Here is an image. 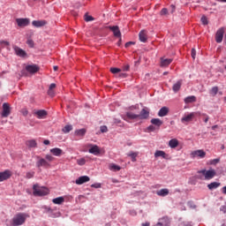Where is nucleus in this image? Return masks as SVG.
I'll list each match as a JSON object with an SVG mask.
<instances>
[{
	"mask_svg": "<svg viewBox=\"0 0 226 226\" xmlns=\"http://www.w3.org/2000/svg\"><path fill=\"white\" fill-rule=\"evenodd\" d=\"M29 218V215L26 213L16 214L12 218V226H20L26 223V220Z\"/></svg>",
	"mask_w": 226,
	"mask_h": 226,
	"instance_id": "1",
	"label": "nucleus"
},
{
	"mask_svg": "<svg viewBox=\"0 0 226 226\" xmlns=\"http://www.w3.org/2000/svg\"><path fill=\"white\" fill-rule=\"evenodd\" d=\"M200 116H201L200 111L191 112L187 115H185L181 118V123H183V124H188V123H192V121H193L195 117H199Z\"/></svg>",
	"mask_w": 226,
	"mask_h": 226,
	"instance_id": "2",
	"label": "nucleus"
},
{
	"mask_svg": "<svg viewBox=\"0 0 226 226\" xmlns=\"http://www.w3.org/2000/svg\"><path fill=\"white\" fill-rule=\"evenodd\" d=\"M34 195L38 197H43L44 195H49V189L47 187H40L38 185H34L33 186Z\"/></svg>",
	"mask_w": 226,
	"mask_h": 226,
	"instance_id": "3",
	"label": "nucleus"
},
{
	"mask_svg": "<svg viewBox=\"0 0 226 226\" xmlns=\"http://www.w3.org/2000/svg\"><path fill=\"white\" fill-rule=\"evenodd\" d=\"M198 174H202L205 179L209 180V179H213V177L216 176V171L215 170H201L198 171Z\"/></svg>",
	"mask_w": 226,
	"mask_h": 226,
	"instance_id": "4",
	"label": "nucleus"
},
{
	"mask_svg": "<svg viewBox=\"0 0 226 226\" xmlns=\"http://www.w3.org/2000/svg\"><path fill=\"white\" fill-rule=\"evenodd\" d=\"M11 114V108H10V104L4 102L3 104V111H2V117H8Z\"/></svg>",
	"mask_w": 226,
	"mask_h": 226,
	"instance_id": "5",
	"label": "nucleus"
},
{
	"mask_svg": "<svg viewBox=\"0 0 226 226\" xmlns=\"http://www.w3.org/2000/svg\"><path fill=\"white\" fill-rule=\"evenodd\" d=\"M11 177V172L10 171V170L0 172V183H3V181H6V179H10Z\"/></svg>",
	"mask_w": 226,
	"mask_h": 226,
	"instance_id": "6",
	"label": "nucleus"
},
{
	"mask_svg": "<svg viewBox=\"0 0 226 226\" xmlns=\"http://www.w3.org/2000/svg\"><path fill=\"white\" fill-rule=\"evenodd\" d=\"M225 31L223 30V28H220L217 30L216 34H215V41L216 43H222V41H223V34H224Z\"/></svg>",
	"mask_w": 226,
	"mask_h": 226,
	"instance_id": "7",
	"label": "nucleus"
},
{
	"mask_svg": "<svg viewBox=\"0 0 226 226\" xmlns=\"http://www.w3.org/2000/svg\"><path fill=\"white\" fill-rule=\"evenodd\" d=\"M191 156L192 158H206V152H204V150H195L193 152L191 153Z\"/></svg>",
	"mask_w": 226,
	"mask_h": 226,
	"instance_id": "8",
	"label": "nucleus"
},
{
	"mask_svg": "<svg viewBox=\"0 0 226 226\" xmlns=\"http://www.w3.org/2000/svg\"><path fill=\"white\" fill-rule=\"evenodd\" d=\"M47 110L40 109L34 112V116H36L37 119H45L47 117Z\"/></svg>",
	"mask_w": 226,
	"mask_h": 226,
	"instance_id": "9",
	"label": "nucleus"
},
{
	"mask_svg": "<svg viewBox=\"0 0 226 226\" xmlns=\"http://www.w3.org/2000/svg\"><path fill=\"white\" fill-rule=\"evenodd\" d=\"M16 22H17L19 27H26V26H29V19H27V18L17 19Z\"/></svg>",
	"mask_w": 226,
	"mask_h": 226,
	"instance_id": "10",
	"label": "nucleus"
},
{
	"mask_svg": "<svg viewBox=\"0 0 226 226\" xmlns=\"http://www.w3.org/2000/svg\"><path fill=\"white\" fill-rule=\"evenodd\" d=\"M91 178L88 176H81L78 179H76V185H84V183H89Z\"/></svg>",
	"mask_w": 226,
	"mask_h": 226,
	"instance_id": "11",
	"label": "nucleus"
},
{
	"mask_svg": "<svg viewBox=\"0 0 226 226\" xmlns=\"http://www.w3.org/2000/svg\"><path fill=\"white\" fill-rule=\"evenodd\" d=\"M91 147L88 150V153H90L91 154H94L95 156H98V154H100L101 151H100V147H98L97 145H90Z\"/></svg>",
	"mask_w": 226,
	"mask_h": 226,
	"instance_id": "12",
	"label": "nucleus"
},
{
	"mask_svg": "<svg viewBox=\"0 0 226 226\" xmlns=\"http://www.w3.org/2000/svg\"><path fill=\"white\" fill-rule=\"evenodd\" d=\"M26 72H28V73H36L38 72H40V67L36 64H32V65H27L26 67Z\"/></svg>",
	"mask_w": 226,
	"mask_h": 226,
	"instance_id": "13",
	"label": "nucleus"
},
{
	"mask_svg": "<svg viewBox=\"0 0 226 226\" xmlns=\"http://www.w3.org/2000/svg\"><path fill=\"white\" fill-rule=\"evenodd\" d=\"M36 167H38V169H40V167H45L47 169L48 167H50V163H49L47 160L41 158L37 161Z\"/></svg>",
	"mask_w": 226,
	"mask_h": 226,
	"instance_id": "14",
	"label": "nucleus"
},
{
	"mask_svg": "<svg viewBox=\"0 0 226 226\" xmlns=\"http://www.w3.org/2000/svg\"><path fill=\"white\" fill-rule=\"evenodd\" d=\"M14 52L16 56H19V57H26L27 53L26 51L17 46L14 47Z\"/></svg>",
	"mask_w": 226,
	"mask_h": 226,
	"instance_id": "15",
	"label": "nucleus"
},
{
	"mask_svg": "<svg viewBox=\"0 0 226 226\" xmlns=\"http://www.w3.org/2000/svg\"><path fill=\"white\" fill-rule=\"evenodd\" d=\"M109 29L112 31V33L114 34V36H116L117 38H121V31L119 30V26H109Z\"/></svg>",
	"mask_w": 226,
	"mask_h": 226,
	"instance_id": "16",
	"label": "nucleus"
},
{
	"mask_svg": "<svg viewBox=\"0 0 226 226\" xmlns=\"http://www.w3.org/2000/svg\"><path fill=\"white\" fill-rule=\"evenodd\" d=\"M147 117H149V111L146 109H143L138 115V119H147Z\"/></svg>",
	"mask_w": 226,
	"mask_h": 226,
	"instance_id": "17",
	"label": "nucleus"
},
{
	"mask_svg": "<svg viewBox=\"0 0 226 226\" xmlns=\"http://www.w3.org/2000/svg\"><path fill=\"white\" fill-rule=\"evenodd\" d=\"M160 156L162 158H164V160H168L169 159V154H166L165 152H163L162 150L155 151L154 157L155 158H160Z\"/></svg>",
	"mask_w": 226,
	"mask_h": 226,
	"instance_id": "18",
	"label": "nucleus"
},
{
	"mask_svg": "<svg viewBox=\"0 0 226 226\" xmlns=\"http://www.w3.org/2000/svg\"><path fill=\"white\" fill-rule=\"evenodd\" d=\"M139 36V41H142V43H146V41H147V33L145 30H141Z\"/></svg>",
	"mask_w": 226,
	"mask_h": 226,
	"instance_id": "19",
	"label": "nucleus"
},
{
	"mask_svg": "<svg viewBox=\"0 0 226 226\" xmlns=\"http://www.w3.org/2000/svg\"><path fill=\"white\" fill-rule=\"evenodd\" d=\"M34 27H43V26L47 25V21L45 20H34L32 22Z\"/></svg>",
	"mask_w": 226,
	"mask_h": 226,
	"instance_id": "20",
	"label": "nucleus"
},
{
	"mask_svg": "<svg viewBox=\"0 0 226 226\" xmlns=\"http://www.w3.org/2000/svg\"><path fill=\"white\" fill-rule=\"evenodd\" d=\"M56 83H51L49 85V87L48 90L49 96H51V97L56 96V92L54 91V89H56Z\"/></svg>",
	"mask_w": 226,
	"mask_h": 226,
	"instance_id": "21",
	"label": "nucleus"
},
{
	"mask_svg": "<svg viewBox=\"0 0 226 226\" xmlns=\"http://www.w3.org/2000/svg\"><path fill=\"white\" fill-rule=\"evenodd\" d=\"M167 114H169L168 107H162L158 112L159 117H165V116H167Z\"/></svg>",
	"mask_w": 226,
	"mask_h": 226,
	"instance_id": "22",
	"label": "nucleus"
},
{
	"mask_svg": "<svg viewBox=\"0 0 226 226\" xmlns=\"http://www.w3.org/2000/svg\"><path fill=\"white\" fill-rule=\"evenodd\" d=\"M169 146L171 149H176L179 146V141L176 139H172L169 141Z\"/></svg>",
	"mask_w": 226,
	"mask_h": 226,
	"instance_id": "23",
	"label": "nucleus"
},
{
	"mask_svg": "<svg viewBox=\"0 0 226 226\" xmlns=\"http://www.w3.org/2000/svg\"><path fill=\"white\" fill-rule=\"evenodd\" d=\"M50 153H52L54 156H61L63 154V149L57 147L51 148Z\"/></svg>",
	"mask_w": 226,
	"mask_h": 226,
	"instance_id": "24",
	"label": "nucleus"
},
{
	"mask_svg": "<svg viewBox=\"0 0 226 226\" xmlns=\"http://www.w3.org/2000/svg\"><path fill=\"white\" fill-rule=\"evenodd\" d=\"M183 85V80H178L177 83H175L172 87V90L174 93H177L179 89H181V86Z\"/></svg>",
	"mask_w": 226,
	"mask_h": 226,
	"instance_id": "25",
	"label": "nucleus"
},
{
	"mask_svg": "<svg viewBox=\"0 0 226 226\" xmlns=\"http://www.w3.org/2000/svg\"><path fill=\"white\" fill-rule=\"evenodd\" d=\"M156 193L159 197H167V195H169V189H161L157 191Z\"/></svg>",
	"mask_w": 226,
	"mask_h": 226,
	"instance_id": "26",
	"label": "nucleus"
},
{
	"mask_svg": "<svg viewBox=\"0 0 226 226\" xmlns=\"http://www.w3.org/2000/svg\"><path fill=\"white\" fill-rule=\"evenodd\" d=\"M184 102L185 103H195V102H197V97L195 95L187 96Z\"/></svg>",
	"mask_w": 226,
	"mask_h": 226,
	"instance_id": "27",
	"label": "nucleus"
},
{
	"mask_svg": "<svg viewBox=\"0 0 226 226\" xmlns=\"http://www.w3.org/2000/svg\"><path fill=\"white\" fill-rule=\"evenodd\" d=\"M170 63H172V59L170 58H164V57L161 58V66H169Z\"/></svg>",
	"mask_w": 226,
	"mask_h": 226,
	"instance_id": "28",
	"label": "nucleus"
},
{
	"mask_svg": "<svg viewBox=\"0 0 226 226\" xmlns=\"http://www.w3.org/2000/svg\"><path fill=\"white\" fill-rule=\"evenodd\" d=\"M222 184L218 183V182H212L210 184L207 185V188L208 190H216V188H219V186Z\"/></svg>",
	"mask_w": 226,
	"mask_h": 226,
	"instance_id": "29",
	"label": "nucleus"
},
{
	"mask_svg": "<svg viewBox=\"0 0 226 226\" xmlns=\"http://www.w3.org/2000/svg\"><path fill=\"white\" fill-rule=\"evenodd\" d=\"M87 130L86 129H79V130H76L74 132V135H76V137H84V135H86L87 133Z\"/></svg>",
	"mask_w": 226,
	"mask_h": 226,
	"instance_id": "30",
	"label": "nucleus"
},
{
	"mask_svg": "<svg viewBox=\"0 0 226 226\" xmlns=\"http://www.w3.org/2000/svg\"><path fill=\"white\" fill-rule=\"evenodd\" d=\"M26 145L27 146V147L31 148L36 147L38 146V143H36L35 139H30L26 142Z\"/></svg>",
	"mask_w": 226,
	"mask_h": 226,
	"instance_id": "31",
	"label": "nucleus"
},
{
	"mask_svg": "<svg viewBox=\"0 0 226 226\" xmlns=\"http://www.w3.org/2000/svg\"><path fill=\"white\" fill-rule=\"evenodd\" d=\"M52 202H53V204L61 206V204H63V202H64V197L55 198L52 200Z\"/></svg>",
	"mask_w": 226,
	"mask_h": 226,
	"instance_id": "32",
	"label": "nucleus"
},
{
	"mask_svg": "<svg viewBox=\"0 0 226 226\" xmlns=\"http://www.w3.org/2000/svg\"><path fill=\"white\" fill-rule=\"evenodd\" d=\"M152 124H154V126H162L163 124V121H162L160 118H153L151 119Z\"/></svg>",
	"mask_w": 226,
	"mask_h": 226,
	"instance_id": "33",
	"label": "nucleus"
},
{
	"mask_svg": "<svg viewBox=\"0 0 226 226\" xmlns=\"http://www.w3.org/2000/svg\"><path fill=\"white\" fill-rule=\"evenodd\" d=\"M126 117L128 119H139V115L134 114L132 111H128V112H126Z\"/></svg>",
	"mask_w": 226,
	"mask_h": 226,
	"instance_id": "34",
	"label": "nucleus"
},
{
	"mask_svg": "<svg viewBox=\"0 0 226 226\" xmlns=\"http://www.w3.org/2000/svg\"><path fill=\"white\" fill-rule=\"evenodd\" d=\"M218 91H219L218 87H213L209 90V94H210V96H215L216 94H218Z\"/></svg>",
	"mask_w": 226,
	"mask_h": 226,
	"instance_id": "35",
	"label": "nucleus"
},
{
	"mask_svg": "<svg viewBox=\"0 0 226 226\" xmlns=\"http://www.w3.org/2000/svg\"><path fill=\"white\" fill-rule=\"evenodd\" d=\"M72 130H73V126L72 125H65L63 129L62 132L64 133H70L72 132Z\"/></svg>",
	"mask_w": 226,
	"mask_h": 226,
	"instance_id": "36",
	"label": "nucleus"
},
{
	"mask_svg": "<svg viewBox=\"0 0 226 226\" xmlns=\"http://www.w3.org/2000/svg\"><path fill=\"white\" fill-rule=\"evenodd\" d=\"M137 153L131 152L127 154V156H130L132 158V162H137Z\"/></svg>",
	"mask_w": 226,
	"mask_h": 226,
	"instance_id": "37",
	"label": "nucleus"
},
{
	"mask_svg": "<svg viewBox=\"0 0 226 226\" xmlns=\"http://www.w3.org/2000/svg\"><path fill=\"white\" fill-rule=\"evenodd\" d=\"M109 169L110 170H116V171L121 170V167L116 164H110Z\"/></svg>",
	"mask_w": 226,
	"mask_h": 226,
	"instance_id": "38",
	"label": "nucleus"
},
{
	"mask_svg": "<svg viewBox=\"0 0 226 226\" xmlns=\"http://www.w3.org/2000/svg\"><path fill=\"white\" fill-rule=\"evenodd\" d=\"M34 171H28L26 174V179H33V177H34Z\"/></svg>",
	"mask_w": 226,
	"mask_h": 226,
	"instance_id": "39",
	"label": "nucleus"
},
{
	"mask_svg": "<svg viewBox=\"0 0 226 226\" xmlns=\"http://www.w3.org/2000/svg\"><path fill=\"white\" fill-rule=\"evenodd\" d=\"M77 163H78V165H80V166L86 165V159H84V158L78 159Z\"/></svg>",
	"mask_w": 226,
	"mask_h": 226,
	"instance_id": "40",
	"label": "nucleus"
},
{
	"mask_svg": "<svg viewBox=\"0 0 226 226\" xmlns=\"http://www.w3.org/2000/svg\"><path fill=\"white\" fill-rule=\"evenodd\" d=\"M201 22H202V25H203V26H207V24L209 23V22L207 21V18L206 16H202V17H201Z\"/></svg>",
	"mask_w": 226,
	"mask_h": 226,
	"instance_id": "41",
	"label": "nucleus"
},
{
	"mask_svg": "<svg viewBox=\"0 0 226 226\" xmlns=\"http://www.w3.org/2000/svg\"><path fill=\"white\" fill-rule=\"evenodd\" d=\"M110 72H111V73L116 74V73H119V72H121V69L112 67V68H110Z\"/></svg>",
	"mask_w": 226,
	"mask_h": 226,
	"instance_id": "42",
	"label": "nucleus"
},
{
	"mask_svg": "<svg viewBox=\"0 0 226 226\" xmlns=\"http://www.w3.org/2000/svg\"><path fill=\"white\" fill-rule=\"evenodd\" d=\"M200 114H201L200 116L203 117L204 123H207V121H209V116H207L206 113H200Z\"/></svg>",
	"mask_w": 226,
	"mask_h": 226,
	"instance_id": "43",
	"label": "nucleus"
},
{
	"mask_svg": "<svg viewBox=\"0 0 226 226\" xmlns=\"http://www.w3.org/2000/svg\"><path fill=\"white\" fill-rule=\"evenodd\" d=\"M100 130H101L102 133H107V132H109V129L107 128L106 125L101 126Z\"/></svg>",
	"mask_w": 226,
	"mask_h": 226,
	"instance_id": "44",
	"label": "nucleus"
},
{
	"mask_svg": "<svg viewBox=\"0 0 226 226\" xmlns=\"http://www.w3.org/2000/svg\"><path fill=\"white\" fill-rule=\"evenodd\" d=\"M21 114L26 117L27 116V114H29V111L27 110V109L24 108L21 109Z\"/></svg>",
	"mask_w": 226,
	"mask_h": 226,
	"instance_id": "45",
	"label": "nucleus"
},
{
	"mask_svg": "<svg viewBox=\"0 0 226 226\" xmlns=\"http://www.w3.org/2000/svg\"><path fill=\"white\" fill-rule=\"evenodd\" d=\"M123 71H124V72H129V71H130V64H125L123 66Z\"/></svg>",
	"mask_w": 226,
	"mask_h": 226,
	"instance_id": "46",
	"label": "nucleus"
},
{
	"mask_svg": "<svg viewBox=\"0 0 226 226\" xmlns=\"http://www.w3.org/2000/svg\"><path fill=\"white\" fill-rule=\"evenodd\" d=\"M0 45L2 47L10 45V42L7 41H0Z\"/></svg>",
	"mask_w": 226,
	"mask_h": 226,
	"instance_id": "47",
	"label": "nucleus"
},
{
	"mask_svg": "<svg viewBox=\"0 0 226 226\" xmlns=\"http://www.w3.org/2000/svg\"><path fill=\"white\" fill-rule=\"evenodd\" d=\"M191 56L192 59H195V56H197V51L195 50V49H192Z\"/></svg>",
	"mask_w": 226,
	"mask_h": 226,
	"instance_id": "48",
	"label": "nucleus"
},
{
	"mask_svg": "<svg viewBox=\"0 0 226 226\" xmlns=\"http://www.w3.org/2000/svg\"><path fill=\"white\" fill-rule=\"evenodd\" d=\"M211 165H216V163H220V159H214L210 162Z\"/></svg>",
	"mask_w": 226,
	"mask_h": 226,
	"instance_id": "49",
	"label": "nucleus"
},
{
	"mask_svg": "<svg viewBox=\"0 0 226 226\" xmlns=\"http://www.w3.org/2000/svg\"><path fill=\"white\" fill-rule=\"evenodd\" d=\"M169 13V10H167V8H163L161 11V15H167Z\"/></svg>",
	"mask_w": 226,
	"mask_h": 226,
	"instance_id": "50",
	"label": "nucleus"
},
{
	"mask_svg": "<svg viewBox=\"0 0 226 226\" xmlns=\"http://www.w3.org/2000/svg\"><path fill=\"white\" fill-rule=\"evenodd\" d=\"M46 160H48V162H53L54 156H52L50 154H47L46 155Z\"/></svg>",
	"mask_w": 226,
	"mask_h": 226,
	"instance_id": "51",
	"label": "nucleus"
},
{
	"mask_svg": "<svg viewBox=\"0 0 226 226\" xmlns=\"http://www.w3.org/2000/svg\"><path fill=\"white\" fill-rule=\"evenodd\" d=\"M27 45H29V47L33 48L34 47V41H33V40H28L26 41Z\"/></svg>",
	"mask_w": 226,
	"mask_h": 226,
	"instance_id": "52",
	"label": "nucleus"
},
{
	"mask_svg": "<svg viewBox=\"0 0 226 226\" xmlns=\"http://www.w3.org/2000/svg\"><path fill=\"white\" fill-rule=\"evenodd\" d=\"M91 187H92V188H102V184H98V183L93 184V185H91Z\"/></svg>",
	"mask_w": 226,
	"mask_h": 226,
	"instance_id": "53",
	"label": "nucleus"
},
{
	"mask_svg": "<svg viewBox=\"0 0 226 226\" xmlns=\"http://www.w3.org/2000/svg\"><path fill=\"white\" fill-rule=\"evenodd\" d=\"M85 20L86 22H91V20H94V19L92 18V16H86Z\"/></svg>",
	"mask_w": 226,
	"mask_h": 226,
	"instance_id": "54",
	"label": "nucleus"
},
{
	"mask_svg": "<svg viewBox=\"0 0 226 226\" xmlns=\"http://www.w3.org/2000/svg\"><path fill=\"white\" fill-rule=\"evenodd\" d=\"M154 130H156V128H155L154 125H149V126L147 127V131H148V132H154Z\"/></svg>",
	"mask_w": 226,
	"mask_h": 226,
	"instance_id": "55",
	"label": "nucleus"
},
{
	"mask_svg": "<svg viewBox=\"0 0 226 226\" xmlns=\"http://www.w3.org/2000/svg\"><path fill=\"white\" fill-rule=\"evenodd\" d=\"M131 45H135V42L133 41H129L125 43V49H128V47H130Z\"/></svg>",
	"mask_w": 226,
	"mask_h": 226,
	"instance_id": "56",
	"label": "nucleus"
},
{
	"mask_svg": "<svg viewBox=\"0 0 226 226\" xmlns=\"http://www.w3.org/2000/svg\"><path fill=\"white\" fill-rule=\"evenodd\" d=\"M119 77H120V79H126L127 74L126 73H120Z\"/></svg>",
	"mask_w": 226,
	"mask_h": 226,
	"instance_id": "57",
	"label": "nucleus"
},
{
	"mask_svg": "<svg viewBox=\"0 0 226 226\" xmlns=\"http://www.w3.org/2000/svg\"><path fill=\"white\" fill-rule=\"evenodd\" d=\"M141 226H151V223L149 222H142Z\"/></svg>",
	"mask_w": 226,
	"mask_h": 226,
	"instance_id": "58",
	"label": "nucleus"
},
{
	"mask_svg": "<svg viewBox=\"0 0 226 226\" xmlns=\"http://www.w3.org/2000/svg\"><path fill=\"white\" fill-rule=\"evenodd\" d=\"M43 144H44L45 146H49V145L50 144V140L46 139V140L43 141Z\"/></svg>",
	"mask_w": 226,
	"mask_h": 226,
	"instance_id": "59",
	"label": "nucleus"
},
{
	"mask_svg": "<svg viewBox=\"0 0 226 226\" xmlns=\"http://www.w3.org/2000/svg\"><path fill=\"white\" fill-rule=\"evenodd\" d=\"M170 8H171V13H174V11H176V6L170 5Z\"/></svg>",
	"mask_w": 226,
	"mask_h": 226,
	"instance_id": "60",
	"label": "nucleus"
},
{
	"mask_svg": "<svg viewBox=\"0 0 226 226\" xmlns=\"http://www.w3.org/2000/svg\"><path fill=\"white\" fill-rule=\"evenodd\" d=\"M222 193L226 195V186L222 187Z\"/></svg>",
	"mask_w": 226,
	"mask_h": 226,
	"instance_id": "61",
	"label": "nucleus"
},
{
	"mask_svg": "<svg viewBox=\"0 0 226 226\" xmlns=\"http://www.w3.org/2000/svg\"><path fill=\"white\" fill-rule=\"evenodd\" d=\"M58 69H59V67L56 66V65H55V66L53 67V70H54L55 72H57Z\"/></svg>",
	"mask_w": 226,
	"mask_h": 226,
	"instance_id": "62",
	"label": "nucleus"
},
{
	"mask_svg": "<svg viewBox=\"0 0 226 226\" xmlns=\"http://www.w3.org/2000/svg\"><path fill=\"white\" fill-rule=\"evenodd\" d=\"M154 226H164L162 222H157Z\"/></svg>",
	"mask_w": 226,
	"mask_h": 226,
	"instance_id": "63",
	"label": "nucleus"
},
{
	"mask_svg": "<svg viewBox=\"0 0 226 226\" xmlns=\"http://www.w3.org/2000/svg\"><path fill=\"white\" fill-rule=\"evenodd\" d=\"M216 128H218V125L212 126V130H216Z\"/></svg>",
	"mask_w": 226,
	"mask_h": 226,
	"instance_id": "64",
	"label": "nucleus"
}]
</instances>
